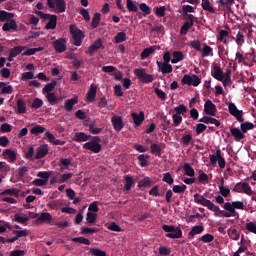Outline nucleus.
<instances>
[{
	"label": "nucleus",
	"mask_w": 256,
	"mask_h": 256,
	"mask_svg": "<svg viewBox=\"0 0 256 256\" xmlns=\"http://www.w3.org/2000/svg\"><path fill=\"white\" fill-rule=\"evenodd\" d=\"M83 149H87L92 153H101V149H103V146H101V137L92 136L90 141L83 144Z\"/></svg>",
	"instance_id": "1"
},
{
	"label": "nucleus",
	"mask_w": 256,
	"mask_h": 256,
	"mask_svg": "<svg viewBox=\"0 0 256 256\" xmlns=\"http://www.w3.org/2000/svg\"><path fill=\"white\" fill-rule=\"evenodd\" d=\"M70 34L72 35L74 45L76 47H81V44L83 43V39H85V33L81 31L79 28H77V25L71 24L70 27Z\"/></svg>",
	"instance_id": "2"
},
{
	"label": "nucleus",
	"mask_w": 256,
	"mask_h": 256,
	"mask_svg": "<svg viewBox=\"0 0 256 256\" xmlns=\"http://www.w3.org/2000/svg\"><path fill=\"white\" fill-rule=\"evenodd\" d=\"M163 231L166 233V237L169 239H181L183 237V231L181 228L175 227L173 225H163Z\"/></svg>",
	"instance_id": "3"
},
{
	"label": "nucleus",
	"mask_w": 256,
	"mask_h": 256,
	"mask_svg": "<svg viewBox=\"0 0 256 256\" xmlns=\"http://www.w3.org/2000/svg\"><path fill=\"white\" fill-rule=\"evenodd\" d=\"M48 9H55L56 13H65L67 10V3L65 0H47Z\"/></svg>",
	"instance_id": "4"
},
{
	"label": "nucleus",
	"mask_w": 256,
	"mask_h": 256,
	"mask_svg": "<svg viewBox=\"0 0 256 256\" xmlns=\"http://www.w3.org/2000/svg\"><path fill=\"white\" fill-rule=\"evenodd\" d=\"M134 75H136L142 83H153V75L146 74L145 68H136L134 70Z\"/></svg>",
	"instance_id": "5"
},
{
	"label": "nucleus",
	"mask_w": 256,
	"mask_h": 256,
	"mask_svg": "<svg viewBox=\"0 0 256 256\" xmlns=\"http://www.w3.org/2000/svg\"><path fill=\"white\" fill-rule=\"evenodd\" d=\"M182 85H193V87H199L201 85V78L199 76L193 74L191 75H184L181 80Z\"/></svg>",
	"instance_id": "6"
},
{
	"label": "nucleus",
	"mask_w": 256,
	"mask_h": 256,
	"mask_svg": "<svg viewBox=\"0 0 256 256\" xmlns=\"http://www.w3.org/2000/svg\"><path fill=\"white\" fill-rule=\"evenodd\" d=\"M211 165H215L218 161V165L220 169H225V158L221 156V149L216 150V154H212L209 156Z\"/></svg>",
	"instance_id": "7"
},
{
	"label": "nucleus",
	"mask_w": 256,
	"mask_h": 256,
	"mask_svg": "<svg viewBox=\"0 0 256 256\" xmlns=\"http://www.w3.org/2000/svg\"><path fill=\"white\" fill-rule=\"evenodd\" d=\"M228 110L230 115H233V117H235V119H237L239 123H243V121H245V119H243V110H238L235 103L233 102L229 103Z\"/></svg>",
	"instance_id": "8"
},
{
	"label": "nucleus",
	"mask_w": 256,
	"mask_h": 256,
	"mask_svg": "<svg viewBox=\"0 0 256 256\" xmlns=\"http://www.w3.org/2000/svg\"><path fill=\"white\" fill-rule=\"evenodd\" d=\"M112 126L114 127V130L117 133H120V131H123V128L125 127V122H123V117L119 115H114L111 118Z\"/></svg>",
	"instance_id": "9"
},
{
	"label": "nucleus",
	"mask_w": 256,
	"mask_h": 256,
	"mask_svg": "<svg viewBox=\"0 0 256 256\" xmlns=\"http://www.w3.org/2000/svg\"><path fill=\"white\" fill-rule=\"evenodd\" d=\"M194 202L198 205H202L203 207H207V209H211V207H213V202L199 193L194 194Z\"/></svg>",
	"instance_id": "10"
},
{
	"label": "nucleus",
	"mask_w": 256,
	"mask_h": 256,
	"mask_svg": "<svg viewBox=\"0 0 256 256\" xmlns=\"http://www.w3.org/2000/svg\"><path fill=\"white\" fill-rule=\"evenodd\" d=\"M224 217H236L239 219V213L235 210V208L231 205V202L224 203Z\"/></svg>",
	"instance_id": "11"
},
{
	"label": "nucleus",
	"mask_w": 256,
	"mask_h": 256,
	"mask_svg": "<svg viewBox=\"0 0 256 256\" xmlns=\"http://www.w3.org/2000/svg\"><path fill=\"white\" fill-rule=\"evenodd\" d=\"M211 75L217 81H223V79H225V73H223L221 66H219L218 64L213 65Z\"/></svg>",
	"instance_id": "12"
},
{
	"label": "nucleus",
	"mask_w": 256,
	"mask_h": 256,
	"mask_svg": "<svg viewBox=\"0 0 256 256\" xmlns=\"http://www.w3.org/2000/svg\"><path fill=\"white\" fill-rule=\"evenodd\" d=\"M101 47H103V41L100 38H98L96 41H94V43L92 45H90L88 47V49L85 51V53H86V55L93 57V53H95V51H99V49H101Z\"/></svg>",
	"instance_id": "13"
},
{
	"label": "nucleus",
	"mask_w": 256,
	"mask_h": 256,
	"mask_svg": "<svg viewBox=\"0 0 256 256\" xmlns=\"http://www.w3.org/2000/svg\"><path fill=\"white\" fill-rule=\"evenodd\" d=\"M204 113H206V115H210L211 117H215L217 113V107L215 106V104H213V101L207 100L205 102Z\"/></svg>",
	"instance_id": "14"
},
{
	"label": "nucleus",
	"mask_w": 256,
	"mask_h": 256,
	"mask_svg": "<svg viewBox=\"0 0 256 256\" xmlns=\"http://www.w3.org/2000/svg\"><path fill=\"white\" fill-rule=\"evenodd\" d=\"M66 41L63 38H60L53 42V47L56 53H65L67 51V46L65 45Z\"/></svg>",
	"instance_id": "15"
},
{
	"label": "nucleus",
	"mask_w": 256,
	"mask_h": 256,
	"mask_svg": "<svg viewBox=\"0 0 256 256\" xmlns=\"http://www.w3.org/2000/svg\"><path fill=\"white\" fill-rule=\"evenodd\" d=\"M49 154V145L43 144L36 149L35 159H43Z\"/></svg>",
	"instance_id": "16"
},
{
	"label": "nucleus",
	"mask_w": 256,
	"mask_h": 256,
	"mask_svg": "<svg viewBox=\"0 0 256 256\" xmlns=\"http://www.w3.org/2000/svg\"><path fill=\"white\" fill-rule=\"evenodd\" d=\"M2 31L9 32V31H17V22L12 18L2 26Z\"/></svg>",
	"instance_id": "17"
},
{
	"label": "nucleus",
	"mask_w": 256,
	"mask_h": 256,
	"mask_svg": "<svg viewBox=\"0 0 256 256\" xmlns=\"http://www.w3.org/2000/svg\"><path fill=\"white\" fill-rule=\"evenodd\" d=\"M95 97H97V86L95 84H91L90 89L86 94L88 103H93V101H95Z\"/></svg>",
	"instance_id": "18"
},
{
	"label": "nucleus",
	"mask_w": 256,
	"mask_h": 256,
	"mask_svg": "<svg viewBox=\"0 0 256 256\" xmlns=\"http://www.w3.org/2000/svg\"><path fill=\"white\" fill-rule=\"evenodd\" d=\"M91 137V135H87L85 132H76L73 137V141H76V143H83L85 141H89Z\"/></svg>",
	"instance_id": "19"
},
{
	"label": "nucleus",
	"mask_w": 256,
	"mask_h": 256,
	"mask_svg": "<svg viewBox=\"0 0 256 256\" xmlns=\"http://www.w3.org/2000/svg\"><path fill=\"white\" fill-rule=\"evenodd\" d=\"M132 119L134 121V127H139V126H141V123H143V121H145V113L140 112L139 114H137V113L133 112Z\"/></svg>",
	"instance_id": "20"
},
{
	"label": "nucleus",
	"mask_w": 256,
	"mask_h": 256,
	"mask_svg": "<svg viewBox=\"0 0 256 256\" xmlns=\"http://www.w3.org/2000/svg\"><path fill=\"white\" fill-rule=\"evenodd\" d=\"M199 123H205L206 125H209V123L211 125H215L216 127H221V122H219V120L210 117V116H204L199 120Z\"/></svg>",
	"instance_id": "21"
},
{
	"label": "nucleus",
	"mask_w": 256,
	"mask_h": 256,
	"mask_svg": "<svg viewBox=\"0 0 256 256\" xmlns=\"http://www.w3.org/2000/svg\"><path fill=\"white\" fill-rule=\"evenodd\" d=\"M4 159H10V163H15L17 161V152L11 149H6L3 152Z\"/></svg>",
	"instance_id": "22"
},
{
	"label": "nucleus",
	"mask_w": 256,
	"mask_h": 256,
	"mask_svg": "<svg viewBox=\"0 0 256 256\" xmlns=\"http://www.w3.org/2000/svg\"><path fill=\"white\" fill-rule=\"evenodd\" d=\"M15 17L14 13L7 12L5 10H0V23H5L7 21H11Z\"/></svg>",
	"instance_id": "23"
},
{
	"label": "nucleus",
	"mask_w": 256,
	"mask_h": 256,
	"mask_svg": "<svg viewBox=\"0 0 256 256\" xmlns=\"http://www.w3.org/2000/svg\"><path fill=\"white\" fill-rule=\"evenodd\" d=\"M230 133L237 142L242 141V139L245 137V134H243L239 128H231Z\"/></svg>",
	"instance_id": "24"
},
{
	"label": "nucleus",
	"mask_w": 256,
	"mask_h": 256,
	"mask_svg": "<svg viewBox=\"0 0 256 256\" xmlns=\"http://www.w3.org/2000/svg\"><path fill=\"white\" fill-rule=\"evenodd\" d=\"M77 103H79V98L74 97V98L67 100L64 104V107H65L66 111H68V113H70V111H73V106L77 105Z\"/></svg>",
	"instance_id": "25"
},
{
	"label": "nucleus",
	"mask_w": 256,
	"mask_h": 256,
	"mask_svg": "<svg viewBox=\"0 0 256 256\" xmlns=\"http://www.w3.org/2000/svg\"><path fill=\"white\" fill-rule=\"evenodd\" d=\"M173 59L171 60V63L175 65L176 63H179L180 61H183L185 59V54L181 51H174L172 53Z\"/></svg>",
	"instance_id": "26"
},
{
	"label": "nucleus",
	"mask_w": 256,
	"mask_h": 256,
	"mask_svg": "<svg viewBox=\"0 0 256 256\" xmlns=\"http://www.w3.org/2000/svg\"><path fill=\"white\" fill-rule=\"evenodd\" d=\"M17 108H18L17 113L19 115H23L27 113V104L21 98L17 100Z\"/></svg>",
	"instance_id": "27"
},
{
	"label": "nucleus",
	"mask_w": 256,
	"mask_h": 256,
	"mask_svg": "<svg viewBox=\"0 0 256 256\" xmlns=\"http://www.w3.org/2000/svg\"><path fill=\"white\" fill-rule=\"evenodd\" d=\"M203 231H205V227L203 226V224H200L192 227L188 235L189 237H193L194 235H201Z\"/></svg>",
	"instance_id": "28"
},
{
	"label": "nucleus",
	"mask_w": 256,
	"mask_h": 256,
	"mask_svg": "<svg viewBox=\"0 0 256 256\" xmlns=\"http://www.w3.org/2000/svg\"><path fill=\"white\" fill-rule=\"evenodd\" d=\"M38 221L41 223H49L50 221H53V215H51L49 212H43L38 217Z\"/></svg>",
	"instance_id": "29"
},
{
	"label": "nucleus",
	"mask_w": 256,
	"mask_h": 256,
	"mask_svg": "<svg viewBox=\"0 0 256 256\" xmlns=\"http://www.w3.org/2000/svg\"><path fill=\"white\" fill-rule=\"evenodd\" d=\"M71 161H73V158H61L60 159V164H59L60 171L63 172L66 169H68L69 164L71 163Z\"/></svg>",
	"instance_id": "30"
},
{
	"label": "nucleus",
	"mask_w": 256,
	"mask_h": 256,
	"mask_svg": "<svg viewBox=\"0 0 256 256\" xmlns=\"http://www.w3.org/2000/svg\"><path fill=\"white\" fill-rule=\"evenodd\" d=\"M184 173L187 177H195V169L189 163H184L183 165Z\"/></svg>",
	"instance_id": "31"
},
{
	"label": "nucleus",
	"mask_w": 256,
	"mask_h": 256,
	"mask_svg": "<svg viewBox=\"0 0 256 256\" xmlns=\"http://www.w3.org/2000/svg\"><path fill=\"white\" fill-rule=\"evenodd\" d=\"M124 181H125V185H124L125 191H131V188L133 187V185H135V180H133V177L125 176Z\"/></svg>",
	"instance_id": "32"
},
{
	"label": "nucleus",
	"mask_w": 256,
	"mask_h": 256,
	"mask_svg": "<svg viewBox=\"0 0 256 256\" xmlns=\"http://www.w3.org/2000/svg\"><path fill=\"white\" fill-rule=\"evenodd\" d=\"M99 23H101V14L95 13L92 17L91 28L97 29V27H99Z\"/></svg>",
	"instance_id": "33"
},
{
	"label": "nucleus",
	"mask_w": 256,
	"mask_h": 256,
	"mask_svg": "<svg viewBox=\"0 0 256 256\" xmlns=\"http://www.w3.org/2000/svg\"><path fill=\"white\" fill-rule=\"evenodd\" d=\"M19 193H21V191L17 188L6 189L0 193V197H3V195H13L14 197H19Z\"/></svg>",
	"instance_id": "34"
},
{
	"label": "nucleus",
	"mask_w": 256,
	"mask_h": 256,
	"mask_svg": "<svg viewBox=\"0 0 256 256\" xmlns=\"http://www.w3.org/2000/svg\"><path fill=\"white\" fill-rule=\"evenodd\" d=\"M126 7L130 13H137L139 11V7L133 2V0H127Z\"/></svg>",
	"instance_id": "35"
},
{
	"label": "nucleus",
	"mask_w": 256,
	"mask_h": 256,
	"mask_svg": "<svg viewBox=\"0 0 256 256\" xmlns=\"http://www.w3.org/2000/svg\"><path fill=\"white\" fill-rule=\"evenodd\" d=\"M57 28V15H54L51 17V19L48 20V23L45 26V29H56Z\"/></svg>",
	"instance_id": "36"
},
{
	"label": "nucleus",
	"mask_w": 256,
	"mask_h": 256,
	"mask_svg": "<svg viewBox=\"0 0 256 256\" xmlns=\"http://www.w3.org/2000/svg\"><path fill=\"white\" fill-rule=\"evenodd\" d=\"M245 30L239 31L236 35V43L238 47H242L243 43H245Z\"/></svg>",
	"instance_id": "37"
},
{
	"label": "nucleus",
	"mask_w": 256,
	"mask_h": 256,
	"mask_svg": "<svg viewBox=\"0 0 256 256\" xmlns=\"http://www.w3.org/2000/svg\"><path fill=\"white\" fill-rule=\"evenodd\" d=\"M202 9L204 11H208L209 13H216L215 8L211 6V2L209 0H202Z\"/></svg>",
	"instance_id": "38"
},
{
	"label": "nucleus",
	"mask_w": 256,
	"mask_h": 256,
	"mask_svg": "<svg viewBox=\"0 0 256 256\" xmlns=\"http://www.w3.org/2000/svg\"><path fill=\"white\" fill-rule=\"evenodd\" d=\"M55 87H57V81L54 80L51 83L46 84L45 87L42 89V92L49 95V93H52L51 91H53Z\"/></svg>",
	"instance_id": "39"
},
{
	"label": "nucleus",
	"mask_w": 256,
	"mask_h": 256,
	"mask_svg": "<svg viewBox=\"0 0 256 256\" xmlns=\"http://www.w3.org/2000/svg\"><path fill=\"white\" fill-rule=\"evenodd\" d=\"M240 129L242 133H247V131H251V129H255V124L251 122H244L240 125Z\"/></svg>",
	"instance_id": "40"
},
{
	"label": "nucleus",
	"mask_w": 256,
	"mask_h": 256,
	"mask_svg": "<svg viewBox=\"0 0 256 256\" xmlns=\"http://www.w3.org/2000/svg\"><path fill=\"white\" fill-rule=\"evenodd\" d=\"M224 183H225V181L222 180L221 185H219L220 194L222 195V197H229V195L231 194V190H229V188L223 186Z\"/></svg>",
	"instance_id": "41"
},
{
	"label": "nucleus",
	"mask_w": 256,
	"mask_h": 256,
	"mask_svg": "<svg viewBox=\"0 0 256 256\" xmlns=\"http://www.w3.org/2000/svg\"><path fill=\"white\" fill-rule=\"evenodd\" d=\"M44 131L45 127H43L42 125H36L30 130V133L31 135H35V137H37L38 135H41V133H43Z\"/></svg>",
	"instance_id": "42"
},
{
	"label": "nucleus",
	"mask_w": 256,
	"mask_h": 256,
	"mask_svg": "<svg viewBox=\"0 0 256 256\" xmlns=\"http://www.w3.org/2000/svg\"><path fill=\"white\" fill-rule=\"evenodd\" d=\"M157 49V46H152L150 48H145L141 53V59H147L151 53H154Z\"/></svg>",
	"instance_id": "43"
},
{
	"label": "nucleus",
	"mask_w": 256,
	"mask_h": 256,
	"mask_svg": "<svg viewBox=\"0 0 256 256\" xmlns=\"http://www.w3.org/2000/svg\"><path fill=\"white\" fill-rule=\"evenodd\" d=\"M148 157L149 155L147 154H141L138 156L140 167H147L149 165V161L147 160Z\"/></svg>",
	"instance_id": "44"
},
{
	"label": "nucleus",
	"mask_w": 256,
	"mask_h": 256,
	"mask_svg": "<svg viewBox=\"0 0 256 256\" xmlns=\"http://www.w3.org/2000/svg\"><path fill=\"white\" fill-rule=\"evenodd\" d=\"M58 180L57 183H67L71 177H73L72 173H65V174H58Z\"/></svg>",
	"instance_id": "45"
},
{
	"label": "nucleus",
	"mask_w": 256,
	"mask_h": 256,
	"mask_svg": "<svg viewBox=\"0 0 256 256\" xmlns=\"http://www.w3.org/2000/svg\"><path fill=\"white\" fill-rule=\"evenodd\" d=\"M191 27H193L192 22H189V21L184 22V24L182 25V27L180 29V34L187 35V31H189L191 29Z\"/></svg>",
	"instance_id": "46"
},
{
	"label": "nucleus",
	"mask_w": 256,
	"mask_h": 256,
	"mask_svg": "<svg viewBox=\"0 0 256 256\" xmlns=\"http://www.w3.org/2000/svg\"><path fill=\"white\" fill-rule=\"evenodd\" d=\"M161 73L167 75V73H173V66L169 63H162L161 64Z\"/></svg>",
	"instance_id": "47"
},
{
	"label": "nucleus",
	"mask_w": 256,
	"mask_h": 256,
	"mask_svg": "<svg viewBox=\"0 0 256 256\" xmlns=\"http://www.w3.org/2000/svg\"><path fill=\"white\" fill-rule=\"evenodd\" d=\"M23 49H25V47L15 46L10 50V57H17V55H20V53H23Z\"/></svg>",
	"instance_id": "48"
},
{
	"label": "nucleus",
	"mask_w": 256,
	"mask_h": 256,
	"mask_svg": "<svg viewBox=\"0 0 256 256\" xmlns=\"http://www.w3.org/2000/svg\"><path fill=\"white\" fill-rule=\"evenodd\" d=\"M97 231H99V229H97V228H89V227H82L80 229L81 235H91L93 233H97Z\"/></svg>",
	"instance_id": "49"
},
{
	"label": "nucleus",
	"mask_w": 256,
	"mask_h": 256,
	"mask_svg": "<svg viewBox=\"0 0 256 256\" xmlns=\"http://www.w3.org/2000/svg\"><path fill=\"white\" fill-rule=\"evenodd\" d=\"M73 243H81L82 245H91V241L83 236L72 238Z\"/></svg>",
	"instance_id": "50"
},
{
	"label": "nucleus",
	"mask_w": 256,
	"mask_h": 256,
	"mask_svg": "<svg viewBox=\"0 0 256 256\" xmlns=\"http://www.w3.org/2000/svg\"><path fill=\"white\" fill-rule=\"evenodd\" d=\"M115 43H123V41H127V34L125 32H119L114 37Z\"/></svg>",
	"instance_id": "51"
},
{
	"label": "nucleus",
	"mask_w": 256,
	"mask_h": 256,
	"mask_svg": "<svg viewBox=\"0 0 256 256\" xmlns=\"http://www.w3.org/2000/svg\"><path fill=\"white\" fill-rule=\"evenodd\" d=\"M172 191L174 193H178V194L185 193V191H187V185H185V184L174 185L172 188Z\"/></svg>",
	"instance_id": "52"
},
{
	"label": "nucleus",
	"mask_w": 256,
	"mask_h": 256,
	"mask_svg": "<svg viewBox=\"0 0 256 256\" xmlns=\"http://www.w3.org/2000/svg\"><path fill=\"white\" fill-rule=\"evenodd\" d=\"M47 101L48 103H50V105H56L57 101H59V98H57V95H55V93H48L46 95Z\"/></svg>",
	"instance_id": "53"
},
{
	"label": "nucleus",
	"mask_w": 256,
	"mask_h": 256,
	"mask_svg": "<svg viewBox=\"0 0 256 256\" xmlns=\"http://www.w3.org/2000/svg\"><path fill=\"white\" fill-rule=\"evenodd\" d=\"M209 209V211H213L214 212V215L216 216V217H224V213H225V211H223V210H221L220 208H219V206H215L214 204H213V206L211 207V208H208Z\"/></svg>",
	"instance_id": "54"
},
{
	"label": "nucleus",
	"mask_w": 256,
	"mask_h": 256,
	"mask_svg": "<svg viewBox=\"0 0 256 256\" xmlns=\"http://www.w3.org/2000/svg\"><path fill=\"white\" fill-rule=\"evenodd\" d=\"M215 236H213L212 234H204L202 237L199 238V241H202V243H212V241H214Z\"/></svg>",
	"instance_id": "55"
},
{
	"label": "nucleus",
	"mask_w": 256,
	"mask_h": 256,
	"mask_svg": "<svg viewBox=\"0 0 256 256\" xmlns=\"http://www.w3.org/2000/svg\"><path fill=\"white\" fill-rule=\"evenodd\" d=\"M176 115H185L187 113V106L185 104H180L178 107L174 108Z\"/></svg>",
	"instance_id": "56"
},
{
	"label": "nucleus",
	"mask_w": 256,
	"mask_h": 256,
	"mask_svg": "<svg viewBox=\"0 0 256 256\" xmlns=\"http://www.w3.org/2000/svg\"><path fill=\"white\" fill-rule=\"evenodd\" d=\"M162 181H164V183H167L168 185H173V183H175L173 176H171V173L169 172L163 174Z\"/></svg>",
	"instance_id": "57"
},
{
	"label": "nucleus",
	"mask_w": 256,
	"mask_h": 256,
	"mask_svg": "<svg viewBox=\"0 0 256 256\" xmlns=\"http://www.w3.org/2000/svg\"><path fill=\"white\" fill-rule=\"evenodd\" d=\"M35 15H38L40 19H43L44 21H49L54 15L53 14H46L42 11L36 10Z\"/></svg>",
	"instance_id": "58"
},
{
	"label": "nucleus",
	"mask_w": 256,
	"mask_h": 256,
	"mask_svg": "<svg viewBox=\"0 0 256 256\" xmlns=\"http://www.w3.org/2000/svg\"><path fill=\"white\" fill-rule=\"evenodd\" d=\"M37 177H40L43 181H46V183H49V177H51V172L48 171H40L37 174Z\"/></svg>",
	"instance_id": "59"
},
{
	"label": "nucleus",
	"mask_w": 256,
	"mask_h": 256,
	"mask_svg": "<svg viewBox=\"0 0 256 256\" xmlns=\"http://www.w3.org/2000/svg\"><path fill=\"white\" fill-rule=\"evenodd\" d=\"M228 235L230 237V239H232L233 241H239V232L237 231V229H229L228 230Z\"/></svg>",
	"instance_id": "60"
},
{
	"label": "nucleus",
	"mask_w": 256,
	"mask_h": 256,
	"mask_svg": "<svg viewBox=\"0 0 256 256\" xmlns=\"http://www.w3.org/2000/svg\"><path fill=\"white\" fill-rule=\"evenodd\" d=\"M90 254L94 256H107V252L99 249V248H91Z\"/></svg>",
	"instance_id": "61"
},
{
	"label": "nucleus",
	"mask_w": 256,
	"mask_h": 256,
	"mask_svg": "<svg viewBox=\"0 0 256 256\" xmlns=\"http://www.w3.org/2000/svg\"><path fill=\"white\" fill-rule=\"evenodd\" d=\"M86 221L88 223H95V221H97V214H95L93 212H87Z\"/></svg>",
	"instance_id": "62"
},
{
	"label": "nucleus",
	"mask_w": 256,
	"mask_h": 256,
	"mask_svg": "<svg viewBox=\"0 0 256 256\" xmlns=\"http://www.w3.org/2000/svg\"><path fill=\"white\" fill-rule=\"evenodd\" d=\"M198 181H199V183H207V181H209V175L205 174V172L200 170L199 176H198Z\"/></svg>",
	"instance_id": "63"
},
{
	"label": "nucleus",
	"mask_w": 256,
	"mask_h": 256,
	"mask_svg": "<svg viewBox=\"0 0 256 256\" xmlns=\"http://www.w3.org/2000/svg\"><path fill=\"white\" fill-rule=\"evenodd\" d=\"M246 229L250 233H254V235H256V225H255V223H253V222L246 223Z\"/></svg>",
	"instance_id": "64"
}]
</instances>
